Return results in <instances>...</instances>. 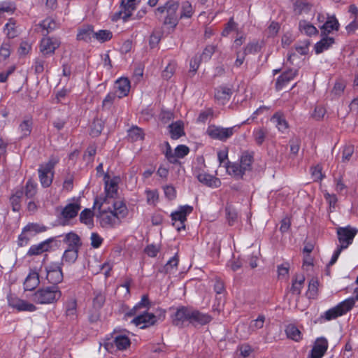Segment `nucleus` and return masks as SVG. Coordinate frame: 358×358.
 Segmentation results:
<instances>
[{"instance_id":"58836bf2","label":"nucleus","mask_w":358,"mask_h":358,"mask_svg":"<svg viewBox=\"0 0 358 358\" xmlns=\"http://www.w3.org/2000/svg\"><path fill=\"white\" fill-rule=\"evenodd\" d=\"M271 121L275 124L278 130L284 132L288 128V124L282 115L278 113H275L271 119Z\"/></svg>"},{"instance_id":"bf43d9fd","label":"nucleus","mask_w":358,"mask_h":358,"mask_svg":"<svg viewBox=\"0 0 358 358\" xmlns=\"http://www.w3.org/2000/svg\"><path fill=\"white\" fill-rule=\"evenodd\" d=\"M260 50V45L257 41L249 43L243 50V55H250L258 52Z\"/></svg>"},{"instance_id":"5701e85b","label":"nucleus","mask_w":358,"mask_h":358,"mask_svg":"<svg viewBox=\"0 0 358 358\" xmlns=\"http://www.w3.org/2000/svg\"><path fill=\"white\" fill-rule=\"evenodd\" d=\"M233 93L231 88L226 86H220L216 89L215 98L222 104L229 101Z\"/></svg>"},{"instance_id":"a18cd8bd","label":"nucleus","mask_w":358,"mask_h":358,"mask_svg":"<svg viewBox=\"0 0 358 358\" xmlns=\"http://www.w3.org/2000/svg\"><path fill=\"white\" fill-rule=\"evenodd\" d=\"M113 37V33L106 29H101L94 31V38L100 43H104L110 40Z\"/></svg>"},{"instance_id":"a878e982","label":"nucleus","mask_w":358,"mask_h":358,"mask_svg":"<svg viewBox=\"0 0 358 358\" xmlns=\"http://www.w3.org/2000/svg\"><path fill=\"white\" fill-rule=\"evenodd\" d=\"M313 5L308 2L306 0H296L294 3V13L296 15H300L302 14H308Z\"/></svg>"},{"instance_id":"20e7f679","label":"nucleus","mask_w":358,"mask_h":358,"mask_svg":"<svg viewBox=\"0 0 358 358\" xmlns=\"http://www.w3.org/2000/svg\"><path fill=\"white\" fill-rule=\"evenodd\" d=\"M159 313L155 315L150 313L147 311H144L143 313L135 317L132 320L131 323L136 326H140L141 329H145L150 326L155 324L157 321H163L165 319L166 312L162 309L159 310Z\"/></svg>"},{"instance_id":"2eb2a0df","label":"nucleus","mask_w":358,"mask_h":358,"mask_svg":"<svg viewBox=\"0 0 358 358\" xmlns=\"http://www.w3.org/2000/svg\"><path fill=\"white\" fill-rule=\"evenodd\" d=\"M60 45V41L56 38H43L40 44V51L44 55H53Z\"/></svg>"},{"instance_id":"13d9d810","label":"nucleus","mask_w":358,"mask_h":358,"mask_svg":"<svg viewBox=\"0 0 358 358\" xmlns=\"http://www.w3.org/2000/svg\"><path fill=\"white\" fill-rule=\"evenodd\" d=\"M216 50V46L213 45H207L203 50L202 54L200 55V59L202 61H208Z\"/></svg>"},{"instance_id":"393cba45","label":"nucleus","mask_w":358,"mask_h":358,"mask_svg":"<svg viewBox=\"0 0 358 358\" xmlns=\"http://www.w3.org/2000/svg\"><path fill=\"white\" fill-rule=\"evenodd\" d=\"M198 180L210 187H217L220 185V179L206 173H201L196 175Z\"/></svg>"},{"instance_id":"774afa93","label":"nucleus","mask_w":358,"mask_h":358,"mask_svg":"<svg viewBox=\"0 0 358 358\" xmlns=\"http://www.w3.org/2000/svg\"><path fill=\"white\" fill-rule=\"evenodd\" d=\"M253 135L257 144L261 145L265 140L266 132L263 129H258L254 131Z\"/></svg>"},{"instance_id":"e433bc0d","label":"nucleus","mask_w":358,"mask_h":358,"mask_svg":"<svg viewBox=\"0 0 358 358\" xmlns=\"http://www.w3.org/2000/svg\"><path fill=\"white\" fill-rule=\"evenodd\" d=\"M225 213L227 222L230 226H233L238 222V213L233 206L227 205L225 208Z\"/></svg>"},{"instance_id":"f704fd0d","label":"nucleus","mask_w":358,"mask_h":358,"mask_svg":"<svg viewBox=\"0 0 358 358\" xmlns=\"http://www.w3.org/2000/svg\"><path fill=\"white\" fill-rule=\"evenodd\" d=\"M305 282V277L303 275H296L292 280V285L291 292L294 294L299 295L301 294L303 285Z\"/></svg>"},{"instance_id":"338daca9","label":"nucleus","mask_w":358,"mask_h":358,"mask_svg":"<svg viewBox=\"0 0 358 358\" xmlns=\"http://www.w3.org/2000/svg\"><path fill=\"white\" fill-rule=\"evenodd\" d=\"M46 64V62L44 59L38 57L34 61V64L33 68L34 69V71L36 74H40L43 72L45 69V66Z\"/></svg>"},{"instance_id":"423d86ee","label":"nucleus","mask_w":358,"mask_h":358,"mask_svg":"<svg viewBox=\"0 0 358 358\" xmlns=\"http://www.w3.org/2000/svg\"><path fill=\"white\" fill-rule=\"evenodd\" d=\"M239 128V125L224 128L213 124L208 126L206 133L211 138L224 142L237 132Z\"/></svg>"},{"instance_id":"412c9836","label":"nucleus","mask_w":358,"mask_h":358,"mask_svg":"<svg viewBox=\"0 0 358 358\" xmlns=\"http://www.w3.org/2000/svg\"><path fill=\"white\" fill-rule=\"evenodd\" d=\"M63 242L68 245V248L80 250L82 246L80 236L73 231L67 233L64 236Z\"/></svg>"},{"instance_id":"9d476101","label":"nucleus","mask_w":358,"mask_h":358,"mask_svg":"<svg viewBox=\"0 0 358 358\" xmlns=\"http://www.w3.org/2000/svg\"><path fill=\"white\" fill-rule=\"evenodd\" d=\"M191 307L179 306L176 308V312L172 315V323L173 325L182 328L185 327V322L189 324Z\"/></svg>"},{"instance_id":"5fc2aeb1","label":"nucleus","mask_w":358,"mask_h":358,"mask_svg":"<svg viewBox=\"0 0 358 358\" xmlns=\"http://www.w3.org/2000/svg\"><path fill=\"white\" fill-rule=\"evenodd\" d=\"M310 171L315 182L321 181L325 177V175L322 173V167L320 164L312 167Z\"/></svg>"},{"instance_id":"cd10ccee","label":"nucleus","mask_w":358,"mask_h":358,"mask_svg":"<svg viewBox=\"0 0 358 358\" xmlns=\"http://www.w3.org/2000/svg\"><path fill=\"white\" fill-rule=\"evenodd\" d=\"M224 166L226 168L227 171L229 175L238 179L242 178L243 176L245 174L238 163H231L228 161L225 163V164H224Z\"/></svg>"},{"instance_id":"052dcab7","label":"nucleus","mask_w":358,"mask_h":358,"mask_svg":"<svg viewBox=\"0 0 358 358\" xmlns=\"http://www.w3.org/2000/svg\"><path fill=\"white\" fill-rule=\"evenodd\" d=\"M10 41H3L0 47V57L3 59H6L10 55Z\"/></svg>"},{"instance_id":"ddd939ff","label":"nucleus","mask_w":358,"mask_h":358,"mask_svg":"<svg viewBox=\"0 0 358 358\" xmlns=\"http://www.w3.org/2000/svg\"><path fill=\"white\" fill-rule=\"evenodd\" d=\"M8 303L9 306L16 309L17 311L34 312L36 310V307L33 303L15 296H8Z\"/></svg>"},{"instance_id":"de8ad7c7","label":"nucleus","mask_w":358,"mask_h":358,"mask_svg":"<svg viewBox=\"0 0 358 358\" xmlns=\"http://www.w3.org/2000/svg\"><path fill=\"white\" fill-rule=\"evenodd\" d=\"M319 281L317 278H313L308 285L307 296L309 299H315L318 293Z\"/></svg>"},{"instance_id":"864d4df0","label":"nucleus","mask_w":358,"mask_h":358,"mask_svg":"<svg viewBox=\"0 0 358 358\" xmlns=\"http://www.w3.org/2000/svg\"><path fill=\"white\" fill-rule=\"evenodd\" d=\"M103 129V122L100 119H95L92 124L91 133L92 136H98Z\"/></svg>"},{"instance_id":"4d7b16f0","label":"nucleus","mask_w":358,"mask_h":358,"mask_svg":"<svg viewBox=\"0 0 358 358\" xmlns=\"http://www.w3.org/2000/svg\"><path fill=\"white\" fill-rule=\"evenodd\" d=\"M105 192L107 196H110V198H113L114 195L117 192V185L113 181L110 180V182H105Z\"/></svg>"},{"instance_id":"f3484780","label":"nucleus","mask_w":358,"mask_h":358,"mask_svg":"<svg viewBox=\"0 0 358 358\" xmlns=\"http://www.w3.org/2000/svg\"><path fill=\"white\" fill-rule=\"evenodd\" d=\"M298 74V70L290 69L283 72L275 82V90L280 91L286 86L292 80H293Z\"/></svg>"},{"instance_id":"39448f33","label":"nucleus","mask_w":358,"mask_h":358,"mask_svg":"<svg viewBox=\"0 0 358 358\" xmlns=\"http://www.w3.org/2000/svg\"><path fill=\"white\" fill-rule=\"evenodd\" d=\"M57 163L58 159L52 157L45 164L40 165L38 172L42 187L46 188L51 185L54 177V169Z\"/></svg>"},{"instance_id":"7c9ffc66","label":"nucleus","mask_w":358,"mask_h":358,"mask_svg":"<svg viewBox=\"0 0 358 358\" xmlns=\"http://www.w3.org/2000/svg\"><path fill=\"white\" fill-rule=\"evenodd\" d=\"M24 195L23 188L17 189L10 197V202L12 206L13 210L18 212L21 208V201Z\"/></svg>"},{"instance_id":"6ab92c4d","label":"nucleus","mask_w":358,"mask_h":358,"mask_svg":"<svg viewBox=\"0 0 358 358\" xmlns=\"http://www.w3.org/2000/svg\"><path fill=\"white\" fill-rule=\"evenodd\" d=\"M130 81L127 78L118 79L115 84L117 98L121 99L128 95L130 90Z\"/></svg>"},{"instance_id":"79ce46f5","label":"nucleus","mask_w":358,"mask_h":358,"mask_svg":"<svg viewBox=\"0 0 358 358\" xmlns=\"http://www.w3.org/2000/svg\"><path fill=\"white\" fill-rule=\"evenodd\" d=\"M15 24V20H14L13 18H10L9 19L8 22L6 23L4 27V32L8 39L14 38L18 34Z\"/></svg>"},{"instance_id":"603ef678","label":"nucleus","mask_w":358,"mask_h":358,"mask_svg":"<svg viewBox=\"0 0 358 358\" xmlns=\"http://www.w3.org/2000/svg\"><path fill=\"white\" fill-rule=\"evenodd\" d=\"M94 298L93 299V306L96 310H99L102 308L106 301V296L101 291L94 292Z\"/></svg>"},{"instance_id":"c9c22d12","label":"nucleus","mask_w":358,"mask_h":358,"mask_svg":"<svg viewBox=\"0 0 358 358\" xmlns=\"http://www.w3.org/2000/svg\"><path fill=\"white\" fill-rule=\"evenodd\" d=\"M287 336L294 340V341H299L302 339V334L299 329L294 324H289L285 329Z\"/></svg>"},{"instance_id":"680f3d73","label":"nucleus","mask_w":358,"mask_h":358,"mask_svg":"<svg viewBox=\"0 0 358 358\" xmlns=\"http://www.w3.org/2000/svg\"><path fill=\"white\" fill-rule=\"evenodd\" d=\"M176 64L174 62L169 63L162 71V77L165 80L170 79L176 71Z\"/></svg>"},{"instance_id":"aec40b11","label":"nucleus","mask_w":358,"mask_h":358,"mask_svg":"<svg viewBox=\"0 0 358 358\" xmlns=\"http://www.w3.org/2000/svg\"><path fill=\"white\" fill-rule=\"evenodd\" d=\"M94 26L91 24H84L78 29L76 38L78 41H83L85 42H90L94 38Z\"/></svg>"},{"instance_id":"dca6fc26","label":"nucleus","mask_w":358,"mask_h":358,"mask_svg":"<svg viewBox=\"0 0 358 358\" xmlns=\"http://www.w3.org/2000/svg\"><path fill=\"white\" fill-rule=\"evenodd\" d=\"M57 237H51L47 240L42 241L37 245H33L29 249L27 255L29 257L40 255L45 252L50 250V244L56 240Z\"/></svg>"},{"instance_id":"6e6552de","label":"nucleus","mask_w":358,"mask_h":358,"mask_svg":"<svg viewBox=\"0 0 358 358\" xmlns=\"http://www.w3.org/2000/svg\"><path fill=\"white\" fill-rule=\"evenodd\" d=\"M97 217L99 219L100 225L103 228H115L121 223L120 217H117L110 208L100 210Z\"/></svg>"},{"instance_id":"6e6d98bb","label":"nucleus","mask_w":358,"mask_h":358,"mask_svg":"<svg viewBox=\"0 0 358 358\" xmlns=\"http://www.w3.org/2000/svg\"><path fill=\"white\" fill-rule=\"evenodd\" d=\"M41 27L46 31L45 34H48L57 27L56 22L52 18H46L41 23Z\"/></svg>"},{"instance_id":"4be33fe9","label":"nucleus","mask_w":358,"mask_h":358,"mask_svg":"<svg viewBox=\"0 0 358 358\" xmlns=\"http://www.w3.org/2000/svg\"><path fill=\"white\" fill-rule=\"evenodd\" d=\"M40 283L39 275L36 271H31L24 282L26 291L34 290Z\"/></svg>"},{"instance_id":"8fccbe9b","label":"nucleus","mask_w":358,"mask_h":358,"mask_svg":"<svg viewBox=\"0 0 358 358\" xmlns=\"http://www.w3.org/2000/svg\"><path fill=\"white\" fill-rule=\"evenodd\" d=\"M66 315L71 319L76 316L77 303L75 299H71L66 303Z\"/></svg>"},{"instance_id":"4c0bfd02","label":"nucleus","mask_w":358,"mask_h":358,"mask_svg":"<svg viewBox=\"0 0 358 358\" xmlns=\"http://www.w3.org/2000/svg\"><path fill=\"white\" fill-rule=\"evenodd\" d=\"M301 31H303L306 35L311 36L318 33L316 27L306 20H301L299 24Z\"/></svg>"},{"instance_id":"3c124183","label":"nucleus","mask_w":358,"mask_h":358,"mask_svg":"<svg viewBox=\"0 0 358 358\" xmlns=\"http://www.w3.org/2000/svg\"><path fill=\"white\" fill-rule=\"evenodd\" d=\"M194 13L192 4L189 1H185L181 8L180 18H190Z\"/></svg>"},{"instance_id":"7ed1b4c3","label":"nucleus","mask_w":358,"mask_h":358,"mask_svg":"<svg viewBox=\"0 0 358 358\" xmlns=\"http://www.w3.org/2000/svg\"><path fill=\"white\" fill-rule=\"evenodd\" d=\"M355 306V299L353 297L348 298L343 301L339 303L335 307H333L326 312L320 317V320H331L345 314Z\"/></svg>"},{"instance_id":"a211bd4d","label":"nucleus","mask_w":358,"mask_h":358,"mask_svg":"<svg viewBox=\"0 0 358 358\" xmlns=\"http://www.w3.org/2000/svg\"><path fill=\"white\" fill-rule=\"evenodd\" d=\"M212 320V317L191 307L189 324L205 325Z\"/></svg>"},{"instance_id":"473e14b6","label":"nucleus","mask_w":358,"mask_h":358,"mask_svg":"<svg viewBox=\"0 0 358 358\" xmlns=\"http://www.w3.org/2000/svg\"><path fill=\"white\" fill-rule=\"evenodd\" d=\"M339 23L335 17H329L327 21L321 27L322 33L327 36V34L331 33L333 30H338Z\"/></svg>"},{"instance_id":"9b49d317","label":"nucleus","mask_w":358,"mask_h":358,"mask_svg":"<svg viewBox=\"0 0 358 358\" xmlns=\"http://www.w3.org/2000/svg\"><path fill=\"white\" fill-rule=\"evenodd\" d=\"M131 344L128 336L125 335H117L113 338L112 341H108L104 343V348L109 352H113L114 346L119 350H126Z\"/></svg>"},{"instance_id":"1a4fd4ad","label":"nucleus","mask_w":358,"mask_h":358,"mask_svg":"<svg viewBox=\"0 0 358 358\" xmlns=\"http://www.w3.org/2000/svg\"><path fill=\"white\" fill-rule=\"evenodd\" d=\"M357 232V229L352 228L350 225L345 227L337 228V236L341 244L338 246L343 249L348 248V246L352 243L354 238Z\"/></svg>"},{"instance_id":"c756f323","label":"nucleus","mask_w":358,"mask_h":358,"mask_svg":"<svg viewBox=\"0 0 358 358\" xmlns=\"http://www.w3.org/2000/svg\"><path fill=\"white\" fill-rule=\"evenodd\" d=\"M169 128L171 137L173 139H178L185 134L184 131V124L182 121L171 123L169 124Z\"/></svg>"},{"instance_id":"f257e3e1","label":"nucleus","mask_w":358,"mask_h":358,"mask_svg":"<svg viewBox=\"0 0 358 358\" xmlns=\"http://www.w3.org/2000/svg\"><path fill=\"white\" fill-rule=\"evenodd\" d=\"M62 296L58 286L50 285L38 289L32 296V300L37 304H50L57 302Z\"/></svg>"},{"instance_id":"ea45409f","label":"nucleus","mask_w":358,"mask_h":358,"mask_svg":"<svg viewBox=\"0 0 358 358\" xmlns=\"http://www.w3.org/2000/svg\"><path fill=\"white\" fill-rule=\"evenodd\" d=\"M143 137L144 133L143 130L136 126L132 127L128 130L127 138L131 142L141 140Z\"/></svg>"},{"instance_id":"69168bd1","label":"nucleus","mask_w":358,"mask_h":358,"mask_svg":"<svg viewBox=\"0 0 358 358\" xmlns=\"http://www.w3.org/2000/svg\"><path fill=\"white\" fill-rule=\"evenodd\" d=\"M91 246L93 248H99L103 243V238L97 233L93 232L90 236Z\"/></svg>"},{"instance_id":"c03bdc74","label":"nucleus","mask_w":358,"mask_h":358,"mask_svg":"<svg viewBox=\"0 0 358 358\" xmlns=\"http://www.w3.org/2000/svg\"><path fill=\"white\" fill-rule=\"evenodd\" d=\"M63 272L62 270L55 271L54 272L48 273L46 275V278L48 281L52 284V285H56L61 282L63 280Z\"/></svg>"},{"instance_id":"e2e57ef3","label":"nucleus","mask_w":358,"mask_h":358,"mask_svg":"<svg viewBox=\"0 0 358 358\" xmlns=\"http://www.w3.org/2000/svg\"><path fill=\"white\" fill-rule=\"evenodd\" d=\"M117 97V95L116 94V92H109L105 99L103 101L102 106L104 108H110L112 106L113 101Z\"/></svg>"},{"instance_id":"72a5a7b5","label":"nucleus","mask_w":358,"mask_h":358,"mask_svg":"<svg viewBox=\"0 0 358 358\" xmlns=\"http://www.w3.org/2000/svg\"><path fill=\"white\" fill-rule=\"evenodd\" d=\"M37 183L32 178L28 179L23 189L24 194L27 199L34 197L37 193Z\"/></svg>"},{"instance_id":"bb28decb","label":"nucleus","mask_w":358,"mask_h":358,"mask_svg":"<svg viewBox=\"0 0 358 358\" xmlns=\"http://www.w3.org/2000/svg\"><path fill=\"white\" fill-rule=\"evenodd\" d=\"M254 154L248 151H245L242 153L240 159V166L245 173L247 171L252 170V164L253 163Z\"/></svg>"},{"instance_id":"4468645a","label":"nucleus","mask_w":358,"mask_h":358,"mask_svg":"<svg viewBox=\"0 0 358 358\" xmlns=\"http://www.w3.org/2000/svg\"><path fill=\"white\" fill-rule=\"evenodd\" d=\"M328 349V341L324 337L317 338L307 358H322Z\"/></svg>"},{"instance_id":"a19ab883","label":"nucleus","mask_w":358,"mask_h":358,"mask_svg":"<svg viewBox=\"0 0 358 358\" xmlns=\"http://www.w3.org/2000/svg\"><path fill=\"white\" fill-rule=\"evenodd\" d=\"M33 122L31 120H25L22 121L19 125L18 130L21 136L20 138H24L29 136L32 130Z\"/></svg>"},{"instance_id":"2f4dec72","label":"nucleus","mask_w":358,"mask_h":358,"mask_svg":"<svg viewBox=\"0 0 358 358\" xmlns=\"http://www.w3.org/2000/svg\"><path fill=\"white\" fill-rule=\"evenodd\" d=\"M79 250L67 248L65 250L62 257V263L64 264L66 263L68 264H73L76 262L78 257Z\"/></svg>"},{"instance_id":"09e8293b","label":"nucleus","mask_w":358,"mask_h":358,"mask_svg":"<svg viewBox=\"0 0 358 358\" xmlns=\"http://www.w3.org/2000/svg\"><path fill=\"white\" fill-rule=\"evenodd\" d=\"M46 230L47 227L45 226L37 223H29L24 227V232L34 233L32 235L44 232Z\"/></svg>"},{"instance_id":"49530a36","label":"nucleus","mask_w":358,"mask_h":358,"mask_svg":"<svg viewBox=\"0 0 358 358\" xmlns=\"http://www.w3.org/2000/svg\"><path fill=\"white\" fill-rule=\"evenodd\" d=\"M94 213L89 208H85L80 214V222L92 226L93 225Z\"/></svg>"},{"instance_id":"0e129e2a","label":"nucleus","mask_w":358,"mask_h":358,"mask_svg":"<svg viewBox=\"0 0 358 358\" xmlns=\"http://www.w3.org/2000/svg\"><path fill=\"white\" fill-rule=\"evenodd\" d=\"M265 321V317L263 315H260L256 320H252L250 324V329L252 331L262 329L264 326Z\"/></svg>"},{"instance_id":"37998d69","label":"nucleus","mask_w":358,"mask_h":358,"mask_svg":"<svg viewBox=\"0 0 358 358\" xmlns=\"http://www.w3.org/2000/svg\"><path fill=\"white\" fill-rule=\"evenodd\" d=\"M178 257L176 254L175 256L171 258L163 267L159 268V271L165 274L173 273V269L174 268H177L178 266Z\"/></svg>"},{"instance_id":"b1692460","label":"nucleus","mask_w":358,"mask_h":358,"mask_svg":"<svg viewBox=\"0 0 358 358\" xmlns=\"http://www.w3.org/2000/svg\"><path fill=\"white\" fill-rule=\"evenodd\" d=\"M81 206L79 203H71L67 204L62 211V216L66 220H69L77 216Z\"/></svg>"},{"instance_id":"f03ea898","label":"nucleus","mask_w":358,"mask_h":358,"mask_svg":"<svg viewBox=\"0 0 358 358\" xmlns=\"http://www.w3.org/2000/svg\"><path fill=\"white\" fill-rule=\"evenodd\" d=\"M179 8V3L173 0L168 1L164 6H159L156 9V13H164L166 12V16L164 20V25H169L174 29L178 23L180 16L177 14Z\"/></svg>"},{"instance_id":"0eeeda50","label":"nucleus","mask_w":358,"mask_h":358,"mask_svg":"<svg viewBox=\"0 0 358 358\" xmlns=\"http://www.w3.org/2000/svg\"><path fill=\"white\" fill-rule=\"evenodd\" d=\"M193 210V207L189 205L180 206L178 209L171 214L173 225L178 231L185 229V222L187 221V216Z\"/></svg>"},{"instance_id":"f8f14e48","label":"nucleus","mask_w":358,"mask_h":358,"mask_svg":"<svg viewBox=\"0 0 358 358\" xmlns=\"http://www.w3.org/2000/svg\"><path fill=\"white\" fill-rule=\"evenodd\" d=\"M141 0H122L120 10L115 14V18H122L127 21L136 9V6Z\"/></svg>"},{"instance_id":"c85d7f7f","label":"nucleus","mask_w":358,"mask_h":358,"mask_svg":"<svg viewBox=\"0 0 358 358\" xmlns=\"http://www.w3.org/2000/svg\"><path fill=\"white\" fill-rule=\"evenodd\" d=\"M334 43V38L324 36L315 45V51L317 55L328 50Z\"/></svg>"}]
</instances>
